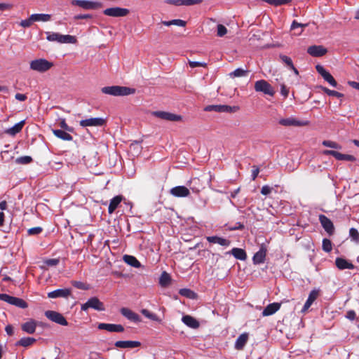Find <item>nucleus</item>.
<instances>
[{
	"label": "nucleus",
	"instance_id": "nucleus-52",
	"mask_svg": "<svg viewBox=\"0 0 359 359\" xmlns=\"http://www.w3.org/2000/svg\"><path fill=\"white\" fill-rule=\"evenodd\" d=\"M281 303L274 302L271 303V315L275 313L280 308Z\"/></svg>",
	"mask_w": 359,
	"mask_h": 359
},
{
	"label": "nucleus",
	"instance_id": "nucleus-42",
	"mask_svg": "<svg viewBox=\"0 0 359 359\" xmlns=\"http://www.w3.org/2000/svg\"><path fill=\"white\" fill-rule=\"evenodd\" d=\"M349 236L353 241L356 243H359V232L355 228H351L349 230Z\"/></svg>",
	"mask_w": 359,
	"mask_h": 359
},
{
	"label": "nucleus",
	"instance_id": "nucleus-56",
	"mask_svg": "<svg viewBox=\"0 0 359 359\" xmlns=\"http://www.w3.org/2000/svg\"><path fill=\"white\" fill-rule=\"evenodd\" d=\"M281 60L285 62L287 66L292 67V61L290 57L286 55H280Z\"/></svg>",
	"mask_w": 359,
	"mask_h": 359
},
{
	"label": "nucleus",
	"instance_id": "nucleus-14",
	"mask_svg": "<svg viewBox=\"0 0 359 359\" xmlns=\"http://www.w3.org/2000/svg\"><path fill=\"white\" fill-rule=\"evenodd\" d=\"M307 53L313 57H322L327 53V50L323 46L313 45L307 48Z\"/></svg>",
	"mask_w": 359,
	"mask_h": 359
},
{
	"label": "nucleus",
	"instance_id": "nucleus-54",
	"mask_svg": "<svg viewBox=\"0 0 359 359\" xmlns=\"http://www.w3.org/2000/svg\"><path fill=\"white\" fill-rule=\"evenodd\" d=\"M58 259H48L45 261V264L48 266H54L59 264Z\"/></svg>",
	"mask_w": 359,
	"mask_h": 359
},
{
	"label": "nucleus",
	"instance_id": "nucleus-62",
	"mask_svg": "<svg viewBox=\"0 0 359 359\" xmlns=\"http://www.w3.org/2000/svg\"><path fill=\"white\" fill-rule=\"evenodd\" d=\"M166 3L175 6H183V0H167Z\"/></svg>",
	"mask_w": 359,
	"mask_h": 359
},
{
	"label": "nucleus",
	"instance_id": "nucleus-9",
	"mask_svg": "<svg viewBox=\"0 0 359 359\" xmlns=\"http://www.w3.org/2000/svg\"><path fill=\"white\" fill-rule=\"evenodd\" d=\"M45 316L49 320L55 322L59 325L67 326L68 323L65 318L60 313L54 311H47L45 312Z\"/></svg>",
	"mask_w": 359,
	"mask_h": 359
},
{
	"label": "nucleus",
	"instance_id": "nucleus-59",
	"mask_svg": "<svg viewBox=\"0 0 359 359\" xmlns=\"http://www.w3.org/2000/svg\"><path fill=\"white\" fill-rule=\"evenodd\" d=\"M59 126L60 128H62V129L65 130H69V131L71 130V129L69 128V127L67 124V123L65 121V119H64V118H62V119L60 120Z\"/></svg>",
	"mask_w": 359,
	"mask_h": 359
},
{
	"label": "nucleus",
	"instance_id": "nucleus-57",
	"mask_svg": "<svg viewBox=\"0 0 359 359\" xmlns=\"http://www.w3.org/2000/svg\"><path fill=\"white\" fill-rule=\"evenodd\" d=\"M203 0H183V6H191L201 4Z\"/></svg>",
	"mask_w": 359,
	"mask_h": 359
},
{
	"label": "nucleus",
	"instance_id": "nucleus-44",
	"mask_svg": "<svg viewBox=\"0 0 359 359\" xmlns=\"http://www.w3.org/2000/svg\"><path fill=\"white\" fill-rule=\"evenodd\" d=\"M32 161V158L31 156H21V157H19V158H17L16 160H15V162L18 164H28L29 163H31Z\"/></svg>",
	"mask_w": 359,
	"mask_h": 359
},
{
	"label": "nucleus",
	"instance_id": "nucleus-32",
	"mask_svg": "<svg viewBox=\"0 0 359 359\" xmlns=\"http://www.w3.org/2000/svg\"><path fill=\"white\" fill-rule=\"evenodd\" d=\"M53 133L57 137H58L62 140H65V141L72 140V138H73L72 136L65 130L54 129V130H53Z\"/></svg>",
	"mask_w": 359,
	"mask_h": 359
},
{
	"label": "nucleus",
	"instance_id": "nucleus-63",
	"mask_svg": "<svg viewBox=\"0 0 359 359\" xmlns=\"http://www.w3.org/2000/svg\"><path fill=\"white\" fill-rule=\"evenodd\" d=\"M259 172V170L257 167L253 166L252 170V179L255 180Z\"/></svg>",
	"mask_w": 359,
	"mask_h": 359
},
{
	"label": "nucleus",
	"instance_id": "nucleus-29",
	"mask_svg": "<svg viewBox=\"0 0 359 359\" xmlns=\"http://www.w3.org/2000/svg\"><path fill=\"white\" fill-rule=\"evenodd\" d=\"M123 259L127 264L137 269L141 267L140 262L134 256L126 255Z\"/></svg>",
	"mask_w": 359,
	"mask_h": 359
},
{
	"label": "nucleus",
	"instance_id": "nucleus-22",
	"mask_svg": "<svg viewBox=\"0 0 359 359\" xmlns=\"http://www.w3.org/2000/svg\"><path fill=\"white\" fill-rule=\"evenodd\" d=\"M335 265L339 270L353 269L354 265L348 260L342 257H337L335 259Z\"/></svg>",
	"mask_w": 359,
	"mask_h": 359
},
{
	"label": "nucleus",
	"instance_id": "nucleus-49",
	"mask_svg": "<svg viewBox=\"0 0 359 359\" xmlns=\"http://www.w3.org/2000/svg\"><path fill=\"white\" fill-rule=\"evenodd\" d=\"M189 65L191 68L199 67H206V66H207V63H205V62H196V61H191V60H189Z\"/></svg>",
	"mask_w": 359,
	"mask_h": 359
},
{
	"label": "nucleus",
	"instance_id": "nucleus-17",
	"mask_svg": "<svg viewBox=\"0 0 359 359\" xmlns=\"http://www.w3.org/2000/svg\"><path fill=\"white\" fill-rule=\"evenodd\" d=\"M71 289L65 288V289H57L54 291L50 292L48 293V297L55 299L59 297H65L67 298L71 294Z\"/></svg>",
	"mask_w": 359,
	"mask_h": 359
},
{
	"label": "nucleus",
	"instance_id": "nucleus-31",
	"mask_svg": "<svg viewBox=\"0 0 359 359\" xmlns=\"http://www.w3.org/2000/svg\"><path fill=\"white\" fill-rule=\"evenodd\" d=\"M51 19V15L45 13H34L31 15V20L33 22H48Z\"/></svg>",
	"mask_w": 359,
	"mask_h": 359
},
{
	"label": "nucleus",
	"instance_id": "nucleus-30",
	"mask_svg": "<svg viewBox=\"0 0 359 359\" xmlns=\"http://www.w3.org/2000/svg\"><path fill=\"white\" fill-rule=\"evenodd\" d=\"M236 259L240 260H245L247 258L246 252L241 248H234L229 252Z\"/></svg>",
	"mask_w": 359,
	"mask_h": 359
},
{
	"label": "nucleus",
	"instance_id": "nucleus-19",
	"mask_svg": "<svg viewBox=\"0 0 359 359\" xmlns=\"http://www.w3.org/2000/svg\"><path fill=\"white\" fill-rule=\"evenodd\" d=\"M267 248L264 245H262L258 252H257L253 258V262L255 264H262L264 262L266 255Z\"/></svg>",
	"mask_w": 359,
	"mask_h": 359
},
{
	"label": "nucleus",
	"instance_id": "nucleus-27",
	"mask_svg": "<svg viewBox=\"0 0 359 359\" xmlns=\"http://www.w3.org/2000/svg\"><path fill=\"white\" fill-rule=\"evenodd\" d=\"M248 340V334L247 333L241 334L236 340L235 348L237 350H242Z\"/></svg>",
	"mask_w": 359,
	"mask_h": 359
},
{
	"label": "nucleus",
	"instance_id": "nucleus-24",
	"mask_svg": "<svg viewBox=\"0 0 359 359\" xmlns=\"http://www.w3.org/2000/svg\"><path fill=\"white\" fill-rule=\"evenodd\" d=\"M206 239L209 243H217V244H219V245H220L222 246H224V247H228L231 244V241L229 240H228L226 238L218 237L216 236H208L206 238Z\"/></svg>",
	"mask_w": 359,
	"mask_h": 359
},
{
	"label": "nucleus",
	"instance_id": "nucleus-48",
	"mask_svg": "<svg viewBox=\"0 0 359 359\" xmlns=\"http://www.w3.org/2000/svg\"><path fill=\"white\" fill-rule=\"evenodd\" d=\"M72 284L76 288L81 290H88V287L83 282L74 280Z\"/></svg>",
	"mask_w": 359,
	"mask_h": 359
},
{
	"label": "nucleus",
	"instance_id": "nucleus-12",
	"mask_svg": "<svg viewBox=\"0 0 359 359\" xmlns=\"http://www.w3.org/2000/svg\"><path fill=\"white\" fill-rule=\"evenodd\" d=\"M278 123L284 126H304L309 124L307 121H300L293 117L282 118Z\"/></svg>",
	"mask_w": 359,
	"mask_h": 359
},
{
	"label": "nucleus",
	"instance_id": "nucleus-6",
	"mask_svg": "<svg viewBox=\"0 0 359 359\" xmlns=\"http://www.w3.org/2000/svg\"><path fill=\"white\" fill-rule=\"evenodd\" d=\"M106 120L101 117L89 118L80 121L81 126L86 127H100L105 124Z\"/></svg>",
	"mask_w": 359,
	"mask_h": 359
},
{
	"label": "nucleus",
	"instance_id": "nucleus-46",
	"mask_svg": "<svg viewBox=\"0 0 359 359\" xmlns=\"http://www.w3.org/2000/svg\"><path fill=\"white\" fill-rule=\"evenodd\" d=\"M292 0H271V5H273L275 6H279L282 5H286L290 4Z\"/></svg>",
	"mask_w": 359,
	"mask_h": 359
},
{
	"label": "nucleus",
	"instance_id": "nucleus-61",
	"mask_svg": "<svg viewBox=\"0 0 359 359\" xmlns=\"http://www.w3.org/2000/svg\"><path fill=\"white\" fill-rule=\"evenodd\" d=\"M346 317L351 320H353L356 318V313L354 311L350 310L346 313Z\"/></svg>",
	"mask_w": 359,
	"mask_h": 359
},
{
	"label": "nucleus",
	"instance_id": "nucleus-18",
	"mask_svg": "<svg viewBox=\"0 0 359 359\" xmlns=\"http://www.w3.org/2000/svg\"><path fill=\"white\" fill-rule=\"evenodd\" d=\"M170 194L175 197H187L189 195L190 191L188 188L184 186H177L170 189Z\"/></svg>",
	"mask_w": 359,
	"mask_h": 359
},
{
	"label": "nucleus",
	"instance_id": "nucleus-21",
	"mask_svg": "<svg viewBox=\"0 0 359 359\" xmlns=\"http://www.w3.org/2000/svg\"><path fill=\"white\" fill-rule=\"evenodd\" d=\"M114 345L120 348H134L140 346V342L137 341H117Z\"/></svg>",
	"mask_w": 359,
	"mask_h": 359
},
{
	"label": "nucleus",
	"instance_id": "nucleus-2",
	"mask_svg": "<svg viewBox=\"0 0 359 359\" xmlns=\"http://www.w3.org/2000/svg\"><path fill=\"white\" fill-rule=\"evenodd\" d=\"M53 66V63L43 58L33 60L29 63L30 69L40 73L48 71Z\"/></svg>",
	"mask_w": 359,
	"mask_h": 359
},
{
	"label": "nucleus",
	"instance_id": "nucleus-15",
	"mask_svg": "<svg viewBox=\"0 0 359 359\" xmlns=\"http://www.w3.org/2000/svg\"><path fill=\"white\" fill-rule=\"evenodd\" d=\"M100 330H104L109 332H122L124 327L119 324L100 323L97 326Z\"/></svg>",
	"mask_w": 359,
	"mask_h": 359
},
{
	"label": "nucleus",
	"instance_id": "nucleus-8",
	"mask_svg": "<svg viewBox=\"0 0 359 359\" xmlns=\"http://www.w3.org/2000/svg\"><path fill=\"white\" fill-rule=\"evenodd\" d=\"M323 154L326 156H332L338 161H347L354 162L356 158L354 156L350 154H344L334 150H324Z\"/></svg>",
	"mask_w": 359,
	"mask_h": 359
},
{
	"label": "nucleus",
	"instance_id": "nucleus-23",
	"mask_svg": "<svg viewBox=\"0 0 359 359\" xmlns=\"http://www.w3.org/2000/svg\"><path fill=\"white\" fill-rule=\"evenodd\" d=\"M318 290H313L312 291H311V292L309 293V297L302 308V311L304 313L306 312L310 308V306L312 305L313 302L318 298Z\"/></svg>",
	"mask_w": 359,
	"mask_h": 359
},
{
	"label": "nucleus",
	"instance_id": "nucleus-45",
	"mask_svg": "<svg viewBox=\"0 0 359 359\" xmlns=\"http://www.w3.org/2000/svg\"><path fill=\"white\" fill-rule=\"evenodd\" d=\"M323 79L328 82L332 86L337 87V82L334 79V78L328 72Z\"/></svg>",
	"mask_w": 359,
	"mask_h": 359
},
{
	"label": "nucleus",
	"instance_id": "nucleus-58",
	"mask_svg": "<svg viewBox=\"0 0 359 359\" xmlns=\"http://www.w3.org/2000/svg\"><path fill=\"white\" fill-rule=\"evenodd\" d=\"M171 23L172 25H177L180 27H184L186 25V22L180 19L172 20Z\"/></svg>",
	"mask_w": 359,
	"mask_h": 359
},
{
	"label": "nucleus",
	"instance_id": "nucleus-1",
	"mask_svg": "<svg viewBox=\"0 0 359 359\" xmlns=\"http://www.w3.org/2000/svg\"><path fill=\"white\" fill-rule=\"evenodd\" d=\"M101 90L104 94L113 96H126L135 93L134 88L119 86L103 87Z\"/></svg>",
	"mask_w": 359,
	"mask_h": 359
},
{
	"label": "nucleus",
	"instance_id": "nucleus-25",
	"mask_svg": "<svg viewBox=\"0 0 359 359\" xmlns=\"http://www.w3.org/2000/svg\"><path fill=\"white\" fill-rule=\"evenodd\" d=\"M21 328L26 333L33 334L36 328V322L33 319H30L27 322L22 324Z\"/></svg>",
	"mask_w": 359,
	"mask_h": 359
},
{
	"label": "nucleus",
	"instance_id": "nucleus-53",
	"mask_svg": "<svg viewBox=\"0 0 359 359\" xmlns=\"http://www.w3.org/2000/svg\"><path fill=\"white\" fill-rule=\"evenodd\" d=\"M33 20H31V15L29 16V18L28 19H26V20H23L20 22V25L23 27H29L32 25V24L33 23Z\"/></svg>",
	"mask_w": 359,
	"mask_h": 359
},
{
	"label": "nucleus",
	"instance_id": "nucleus-38",
	"mask_svg": "<svg viewBox=\"0 0 359 359\" xmlns=\"http://www.w3.org/2000/svg\"><path fill=\"white\" fill-rule=\"evenodd\" d=\"M179 293L182 295V296H184V297H186L187 298H189V299H195L196 297V294L189 290V289H187V288H183V289H181L179 292Z\"/></svg>",
	"mask_w": 359,
	"mask_h": 359
},
{
	"label": "nucleus",
	"instance_id": "nucleus-16",
	"mask_svg": "<svg viewBox=\"0 0 359 359\" xmlns=\"http://www.w3.org/2000/svg\"><path fill=\"white\" fill-rule=\"evenodd\" d=\"M121 313L128 320L134 322V323H140L141 321V318L138 314L128 308L123 307L121 309Z\"/></svg>",
	"mask_w": 359,
	"mask_h": 359
},
{
	"label": "nucleus",
	"instance_id": "nucleus-55",
	"mask_svg": "<svg viewBox=\"0 0 359 359\" xmlns=\"http://www.w3.org/2000/svg\"><path fill=\"white\" fill-rule=\"evenodd\" d=\"M316 69L318 73L320 74L323 78L328 73V72H327L325 69L320 65H316Z\"/></svg>",
	"mask_w": 359,
	"mask_h": 359
},
{
	"label": "nucleus",
	"instance_id": "nucleus-28",
	"mask_svg": "<svg viewBox=\"0 0 359 359\" xmlns=\"http://www.w3.org/2000/svg\"><path fill=\"white\" fill-rule=\"evenodd\" d=\"M25 125V121H21L15 124L11 128H8L6 133L11 136L15 135L17 133L20 132Z\"/></svg>",
	"mask_w": 359,
	"mask_h": 359
},
{
	"label": "nucleus",
	"instance_id": "nucleus-5",
	"mask_svg": "<svg viewBox=\"0 0 359 359\" xmlns=\"http://www.w3.org/2000/svg\"><path fill=\"white\" fill-rule=\"evenodd\" d=\"M72 4L80 6L86 10H95L102 6L100 2L85 0H73Z\"/></svg>",
	"mask_w": 359,
	"mask_h": 359
},
{
	"label": "nucleus",
	"instance_id": "nucleus-64",
	"mask_svg": "<svg viewBox=\"0 0 359 359\" xmlns=\"http://www.w3.org/2000/svg\"><path fill=\"white\" fill-rule=\"evenodd\" d=\"M348 86L359 90V83L353 81H348Z\"/></svg>",
	"mask_w": 359,
	"mask_h": 359
},
{
	"label": "nucleus",
	"instance_id": "nucleus-40",
	"mask_svg": "<svg viewBox=\"0 0 359 359\" xmlns=\"http://www.w3.org/2000/svg\"><path fill=\"white\" fill-rule=\"evenodd\" d=\"M11 305H14L17 307L22 308V309H25L28 306V305L25 301H24L22 299L15 297H14L13 303Z\"/></svg>",
	"mask_w": 359,
	"mask_h": 359
},
{
	"label": "nucleus",
	"instance_id": "nucleus-41",
	"mask_svg": "<svg viewBox=\"0 0 359 359\" xmlns=\"http://www.w3.org/2000/svg\"><path fill=\"white\" fill-rule=\"evenodd\" d=\"M322 248L326 252H330L332 250V244L330 239L324 238L323 240Z\"/></svg>",
	"mask_w": 359,
	"mask_h": 359
},
{
	"label": "nucleus",
	"instance_id": "nucleus-3",
	"mask_svg": "<svg viewBox=\"0 0 359 359\" xmlns=\"http://www.w3.org/2000/svg\"><path fill=\"white\" fill-rule=\"evenodd\" d=\"M46 39L49 41H57L60 43H72L75 38L71 35H62L56 32H46Z\"/></svg>",
	"mask_w": 359,
	"mask_h": 359
},
{
	"label": "nucleus",
	"instance_id": "nucleus-50",
	"mask_svg": "<svg viewBox=\"0 0 359 359\" xmlns=\"http://www.w3.org/2000/svg\"><path fill=\"white\" fill-rule=\"evenodd\" d=\"M227 33L226 28L222 25H217V34L218 36L222 37L224 36Z\"/></svg>",
	"mask_w": 359,
	"mask_h": 359
},
{
	"label": "nucleus",
	"instance_id": "nucleus-39",
	"mask_svg": "<svg viewBox=\"0 0 359 359\" xmlns=\"http://www.w3.org/2000/svg\"><path fill=\"white\" fill-rule=\"evenodd\" d=\"M170 282V275L163 271L160 277L159 283L161 286H167Z\"/></svg>",
	"mask_w": 359,
	"mask_h": 359
},
{
	"label": "nucleus",
	"instance_id": "nucleus-47",
	"mask_svg": "<svg viewBox=\"0 0 359 359\" xmlns=\"http://www.w3.org/2000/svg\"><path fill=\"white\" fill-rule=\"evenodd\" d=\"M14 297L10 296L7 294H0V300L12 304Z\"/></svg>",
	"mask_w": 359,
	"mask_h": 359
},
{
	"label": "nucleus",
	"instance_id": "nucleus-7",
	"mask_svg": "<svg viewBox=\"0 0 359 359\" xmlns=\"http://www.w3.org/2000/svg\"><path fill=\"white\" fill-rule=\"evenodd\" d=\"M151 114L161 119L170 121H180L182 120L181 116L163 111H152Z\"/></svg>",
	"mask_w": 359,
	"mask_h": 359
},
{
	"label": "nucleus",
	"instance_id": "nucleus-10",
	"mask_svg": "<svg viewBox=\"0 0 359 359\" xmlns=\"http://www.w3.org/2000/svg\"><path fill=\"white\" fill-rule=\"evenodd\" d=\"M103 13L107 16L117 18L127 15L129 13V11L120 7H113L105 9Z\"/></svg>",
	"mask_w": 359,
	"mask_h": 359
},
{
	"label": "nucleus",
	"instance_id": "nucleus-36",
	"mask_svg": "<svg viewBox=\"0 0 359 359\" xmlns=\"http://www.w3.org/2000/svg\"><path fill=\"white\" fill-rule=\"evenodd\" d=\"M320 88L322 89V90L324 93H325L327 95H328L330 96H333V97H336L338 98H341V97H344V94L341 93H339L338 91L330 90V89H329L326 87H323V86H320Z\"/></svg>",
	"mask_w": 359,
	"mask_h": 359
},
{
	"label": "nucleus",
	"instance_id": "nucleus-37",
	"mask_svg": "<svg viewBox=\"0 0 359 359\" xmlns=\"http://www.w3.org/2000/svg\"><path fill=\"white\" fill-rule=\"evenodd\" d=\"M248 70L243 69L242 68H238L235 69L233 72L229 73V76L231 78H235V77H243L247 75Z\"/></svg>",
	"mask_w": 359,
	"mask_h": 359
},
{
	"label": "nucleus",
	"instance_id": "nucleus-51",
	"mask_svg": "<svg viewBox=\"0 0 359 359\" xmlns=\"http://www.w3.org/2000/svg\"><path fill=\"white\" fill-rule=\"evenodd\" d=\"M43 229L40 226L33 227L28 229L27 232L29 235H38L42 232Z\"/></svg>",
	"mask_w": 359,
	"mask_h": 359
},
{
	"label": "nucleus",
	"instance_id": "nucleus-4",
	"mask_svg": "<svg viewBox=\"0 0 359 359\" xmlns=\"http://www.w3.org/2000/svg\"><path fill=\"white\" fill-rule=\"evenodd\" d=\"M89 309H93L98 311H102L105 310L104 304L96 297L90 298L81 306V309L84 311H86Z\"/></svg>",
	"mask_w": 359,
	"mask_h": 359
},
{
	"label": "nucleus",
	"instance_id": "nucleus-11",
	"mask_svg": "<svg viewBox=\"0 0 359 359\" xmlns=\"http://www.w3.org/2000/svg\"><path fill=\"white\" fill-rule=\"evenodd\" d=\"M237 107H231L228 105H208L205 108L207 111H215L217 112H235L238 110Z\"/></svg>",
	"mask_w": 359,
	"mask_h": 359
},
{
	"label": "nucleus",
	"instance_id": "nucleus-26",
	"mask_svg": "<svg viewBox=\"0 0 359 359\" xmlns=\"http://www.w3.org/2000/svg\"><path fill=\"white\" fill-rule=\"evenodd\" d=\"M182 321L188 327L191 328H198L199 327V323L194 317L186 315L182 318Z\"/></svg>",
	"mask_w": 359,
	"mask_h": 359
},
{
	"label": "nucleus",
	"instance_id": "nucleus-33",
	"mask_svg": "<svg viewBox=\"0 0 359 359\" xmlns=\"http://www.w3.org/2000/svg\"><path fill=\"white\" fill-rule=\"evenodd\" d=\"M122 198L120 196L114 197L111 201L108 208L109 213L111 214L116 209L118 205L121 202Z\"/></svg>",
	"mask_w": 359,
	"mask_h": 359
},
{
	"label": "nucleus",
	"instance_id": "nucleus-20",
	"mask_svg": "<svg viewBox=\"0 0 359 359\" xmlns=\"http://www.w3.org/2000/svg\"><path fill=\"white\" fill-rule=\"evenodd\" d=\"M255 90L256 92L269 95V84L265 80H259L255 83Z\"/></svg>",
	"mask_w": 359,
	"mask_h": 359
},
{
	"label": "nucleus",
	"instance_id": "nucleus-34",
	"mask_svg": "<svg viewBox=\"0 0 359 359\" xmlns=\"http://www.w3.org/2000/svg\"><path fill=\"white\" fill-rule=\"evenodd\" d=\"M36 341V339L32 337H23L17 342L16 345L27 347L32 345Z\"/></svg>",
	"mask_w": 359,
	"mask_h": 359
},
{
	"label": "nucleus",
	"instance_id": "nucleus-35",
	"mask_svg": "<svg viewBox=\"0 0 359 359\" xmlns=\"http://www.w3.org/2000/svg\"><path fill=\"white\" fill-rule=\"evenodd\" d=\"M141 313L147 318L151 320H154V321H156V322H158V323H161L162 321V319L160 318L158 316H156V314L150 312L149 310L147 309H142L141 311Z\"/></svg>",
	"mask_w": 359,
	"mask_h": 359
},
{
	"label": "nucleus",
	"instance_id": "nucleus-13",
	"mask_svg": "<svg viewBox=\"0 0 359 359\" xmlns=\"http://www.w3.org/2000/svg\"><path fill=\"white\" fill-rule=\"evenodd\" d=\"M319 221L325 229V231L330 235H332L334 232V226L332 222L325 215H320Z\"/></svg>",
	"mask_w": 359,
	"mask_h": 359
},
{
	"label": "nucleus",
	"instance_id": "nucleus-43",
	"mask_svg": "<svg viewBox=\"0 0 359 359\" xmlns=\"http://www.w3.org/2000/svg\"><path fill=\"white\" fill-rule=\"evenodd\" d=\"M322 144L325 147H330L332 149H341V146L340 144H339L338 143H337L336 142H333V141H330V140H324Z\"/></svg>",
	"mask_w": 359,
	"mask_h": 359
},
{
	"label": "nucleus",
	"instance_id": "nucleus-60",
	"mask_svg": "<svg viewBox=\"0 0 359 359\" xmlns=\"http://www.w3.org/2000/svg\"><path fill=\"white\" fill-rule=\"evenodd\" d=\"M280 93L284 97H287L289 94V89L286 87L285 85L282 84L280 88Z\"/></svg>",
	"mask_w": 359,
	"mask_h": 359
}]
</instances>
